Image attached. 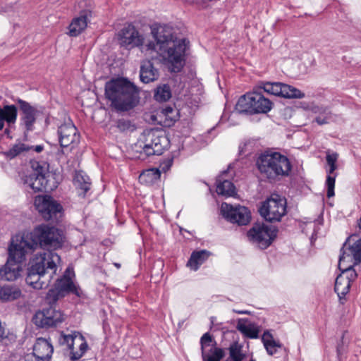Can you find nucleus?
Listing matches in <instances>:
<instances>
[{"label":"nucleus","instance_id":"f03ea898","mask_svg":"<svg viewBox=\"0 0 361 361\" xmlns=\"http://www.w3.org/2000/svg\"><path fill=\"white\" fill-rule=\"evenodd\" d=\"M262 91L270 94L288 99H302L305 94L296 87L282 83L259 82L252 92L241 96L235 105L239 113L267 114L273 107L272 102L264 97Z\"/></svg>","mask_w":361,"mask_h":361},{"label":"nucleus","instance_id":"37998d69","mask_svg":"<svg viewBox=\"0 0 361 361\" xmlns=\"http://www.w3.org/2000/svg\"><path fill=\"white\" fill-rule=\"evenodd\" d=\"M30 147H32L31 149H33L34 151H35L37 153L41 152L44 149V146L41 145H37L35 147H32V146H30Z\"/></svg>","mask_w":361,"mask_h":361},{"label":"nucleus","instance_id":"c03bdc74","mask_svg":"<svg viewBox=\"0 0 361 361\" xmlns=\"http://www.w3.org/2000/svg\"><path fill=\"white\" fill-rule=\"evenodd\" d=\"M233 312L237 313V314H250V312L248 311V310H233Z\"/></svg>","mask_w":361,"mask_h":361},{"label":"nucleus","instance_id":"de8ad7c7","mask_svg":"<svg viewBox=\"0 0 361 361\" xmlns=\"http://www.w3.org/2000/svg\"><path fill=\"white\" fill-rule=\"evenodd\" d=\"M114 265H115L117 268H120V267H121L120 264L115 263V264H114Z\"/></svg>","mask_w":361,"mask_h":361},{"label":"nucleus","instance_id":"f3484780","mask_svg":"<svg viewBox=\"0 0 361 361\" xmlns=\"http://www.w3.org/2000/svg\"><path fill=\"white\" fill-rule=\"evenodd\" d=\"M340 269L341 273L336 279L334 290L341 300L349 292L351 283L357 279V274L352 265H343Z\"/></svg>","mask_w":361,"mask_h":361},{"label":"nucleus","instance_id":"49530a36","mask_svg":"<svg viewBox=\"0 0 361 361\" xmlns=\"http://www.w3.org/2000/svg\"><path fill=\"white\" fill-rule=\"evenodd\" d=\"M357 226L359 227V228L361 229V216H360V218L357 220Z\"/></svg>","mask_w":361,"mask_h":361},{"label":"nucleus","instance_id":"2eb2a0df","mask_svg":"<svg viewBox=\"0 0 361 361\" xmlns=\"http://www.w3.org/2000/svg\"><path fill=\"white\" fill-rule=\"evenodd\" d=\"M59 341L61 345L67 346L71 354V358L73 360L80 359L87 349L84 337L76 333L68 335L61 333Z\"/></svg>","mask_w":361,"mask_h":361},{"label":"nucleus","instance_id":"393cba45","mask_svg":"<svg viewBox=\"0 0 361 361\" xmlns=\"http://www.w3.org/2000/svg\"><path fill=\"white\" fill-rule=\"evenodd\" d=\"M140 77L142 82L149 83L158 79L159 71L151 61H143L140 67Z\"/></svg>","mask_w":361,"mask_h":361},{"label":"nucleus","instance_id":"a18cd8bd","mask_svg":"<svg viewBox=\"0 0 361 361\" xmlns=\"http://www.w3.org/2000/svg\"><path fill=\"white\" fill-rule=\"evenodd\" d=\"M9 127L6 128L4 130V133L6 134L8 136H9L10 130L8 128Z\"/></svg>","mask_w":361,"mask_h":361},{"label":"nucleus","instance_id":"a211bd4d","mask_svg":"<svg viewBox=\"0 0 361 361\" xmlns=\"http://www.w3.org/2000/svg\"><path fill=\"white\" fill-rule=\"evenodd\" d=\"M63 321V314L53 307L37 312L33 317L34 323L42 328L56 326Z\"/></svg>","mask_w":361,"mask_h":361},{"label":"nucleus","instance_id":"6e6552de","mask_svg":"<svg viewBox=\"0 0 361 361\" xmlns=\"http://www.w3.org/2000/svg\"><path fill=\"white\" fill-rule=\"evenodd\" d=\"M26 254L25 250L12 238L8 247V258L6 264L0 269L1 279L6 281L18 279L21 270L19 264L25 259Z\"/></svg>","mask_w":361,"mask_h":361},{"label":"nucleus","instance_id":"a878e982","mask_svg":"<svg viewBox=\"0 0 361 361\" xmlns=\"http://www.w3.org/2000/svg\"><path fill=\"white\" fill-rule=\"evenodd\" d=\"M227 171H224L216 180V192L226 197H232L235 194V188L229 180H225L224 176Z\"/></svg>","mask_w":361,"mask_h":361},{"label":"nucleus","instance_id":"9d476101","mask_svg":"<svg viewBox=\"0 0 361 361\" xmlns=\"http://www.w3.org/2000/svg\"><path fill=\"white\" fill-rule=\"evenodd\" d=\"M259 212L266 221H279L286 213V200L279 195H271L262 202Z\"/></svg>","mask_w":361,"mask_h":361},{"label":"nucleus","instance_id":"7ed1b4c3","mask_svg":"<svg viewBox=\"0 0 361 361\" xmlns=\"http://www.w3.org/2000/svg\"><path fill=\"white\" fill-rule=\"evenodd\" d=\"M60 263V256L52 250L37 253L30 262L26 283L36 290L47 288Z\"/></svg>","mask_w":361,"mask_h":361},{"label":"nucleus","instance_id":"423d86ee","mask_svg":"<svg viewBox=\"0 0 361 361\" xmlns=\"http://www.w3.org/2000/svg\"><path fill=\"white\" fill-rule=\"evenodd\" d=\"M257 165L260 173L270 180L287 176L291 169L288 159L278 152L262 154L257 161Z\"/></svg>","mask_w":361,"mask_h":361},{"label":"nucleus","instance_id":"4468645a","mask_svg":"<svg viewBox=\"0 0 361 361\" xmlns=\"http://www.w3.org/2000/svg\"><path fill=\"white\" fill-rule=\"evenodd\" d=\"M343 254L339 258V269L345 265L346 262H350L353 267L361 262V238L357 235L350 236L343 245Z\"/></svg>","mask_w":361,"mask_h":361},{"label":"nucleus","instance_id":"f8f14e48","mask_svg":"<svg viewBox=\"0 0 361 361\" xmlns=\"http://www.w3.org/2000/svg\"><path fill=\"white\" fill-rule=\"evenodd\" d=\"M71 274L73 275V272L68 268L64 276L56 281L54 288L48 291L47 300L49 304L55 303L60 298L64 297L68 293L79 295V290L72 281Z\"/></svg>","mask_w":361,"mask_h":361},{"label":"nucleus","instance_id":"aec40b11","mask_svg":"<svg viewBox=\"0 0 361 361\" xmlns=\"http://www.w3.org/2000/svg\"><path fill=\"white\" fill-rule=\"evenodd\" d=\"M21 111V124L27 130H32L37 118V110L28 102L20 99H18Z\"/></svg>","mask_w":361,"mask_h":361},{"label":"nucleus","instance_id":"0eeeda50","mask_svg":"<svg viewBox=\"0 0 361 361\" xmlns=\"http://www.w3.org/2000/svg\"><path fill=\"white\" fill-rule=\"evenodd\" d=\"M32 173L26 176L24 183L34 192L53 190L56 186L49 184V178L51 176L48 170V165L44 162L31 161Z\"/></svg>","mask_w":361,"mask_h":361},{"label":"nucleus","instance_id":"412c9836","mask_svg":"<svg viewBox=\"0 0 361 361\" xmlns=\"http://www.w3.org/2000/svg\"><path fill=\"white\" fill-rule=\"evenodd\" d=\"M91 17V11H84L78 17L73 18L68 27L69 35L71 37L79 35L86 28Z\"/></svg>","mask_w":361,"mask_h":361},{"label":"nucleus","instance_id":"f257e3e1","mask_svg":"<svg viewBox=\"0 0 361 361\" xmlns=\"http://www.w3.org/2000/svg\"><path fill=\"white\" fill-rule=\"evenodd\" d=\"M155 43L145 44V38L133 25H128L120 30L118 39L121 46L128 49L141 47L142 51H154L170 65L172 72H179L183 66L187 47L185 39L178 38L171 27L164 25L152 29Z\"/></svg>","mask_w":361,"mask_h":361},{"label":"nucleus","instance_id":"f704fd0d","mask_svg":"<svg viewBox=\"0 0 361 361\" xmlns=\"http://www.w3.org/2000/svg\"><path fill=\"white\" fill-rule=\"evenodd\" d=\"M202 355L204 361H220L225 354L223 349L214 347L205 353L203 352Z\"/></svg>","mask_w":361,"mask_h":361},{"label":"nucleus","instance_id":"cd10ccee","mask_svg":"<svg viewBox=\"0 0 361 361\" xmlns=\"http://www.w3.org/2000/svg\"><path fill=\"white\" fill-rule=\"evenodd\" d=\"M161 173L158 169L152 168L144 171L139 176L141 184L150 185L157 183L160 178Z\"/></svg>","mask_w":361,"mask_h":361},{"label":"nucleus","instance_id":"a19ab883","mask_svg":"<svg viewBox=\"0 0 361 361\" xmlns=\"http://www.w3.org/2000/svg\"><path fill=\"white\" fill-rule=\"evenodd\" d=\"M6 337V331L2 323L0 322V343Z\"/></svg>","mask_w":361,"mask_h":361},{"label":"nucleus","instance_id":"1a4fd4ad","mask_svg":"<svg viewBox=\"0 0 361 361\" xmlns=\"http://www.w3.org/2000/svg\"><path fill=\"white\" fill-rule=\"evenodd\" d=\"M164 137L159 135L158 130L147 129L140 134L134 147L137 152L144 153L147 156L159 155L164 150Z\"/></svg>","mask_w":361,"mask_h":361},{"label":"nucleus","instance_id":"5701e85b","mask_svg":"<svg viewBox=\"0 0 361 361\" xmlns=\"http://www.w3.org/2000/svg\"><path fill=\"white\" fill-rule=\"evenodd\" d=\"M54 349L51 344L43 338L37 339L34 346L33 352L42 361H49Z\"/></svg>","mask_w":361,"mask_h":361},{"label":"nucleus","instance_id":"6ab92c4d","mask_svg":"<svg viewBox=\"0 0 361 361\" xmlns=\"http://www.w3.org/2000/svg\"><path fill=\"white\" fill-rule=\"evenodd\" d=\"M59 140L61 147L71 149L80 142V135L72 122L64 123L58 129Z\"/></svg>","mask_w":361,"mask_h":361},{"label":"nucleus","instance_id":"7c9ffc66","mask_svg":"<svg viewBox=\"0 0 361 361\" xmlns=\"http://www.w3.org/2000/svg\"><path fill=\"white\" fill-rule=\"evenodd\" d=\"M310 109L314 114H318L315 121L319 125L329 123L331 118V113L326 107L313 105Z\"/></svg>","mask_w":361,"mask_h":361},{"label":"nucleus","instance_id":"ea45409f","mask_svg":"<svg viewBox=\"0 0 361 361\" xmlns=\"http://www.w3.org/2000/svg\"><path fill=\"white\" fill-rule=\"evenodd\" d=\"M24 361H42L41 359L38 358L35 353L27 354L24 357Z\"/></svg>","mask_w":361,"mask_h":361},{"label":"nucleus","instance_id":"72a5a7b5","mask_svg":"<svg viewBox=\"0 0 361 361\" xmlns=\"http://www.w3.org/2000/svg\"><path fill=\"white\" fill-rule=\"evenodd\" d=\"M228 350L229 357L225 361H243L246 357L243 347L237 343L232 344Z\"/></svg>","mask_w":361,"mask_h":361},{"label":"nucleus","instance_id":"473e14b6","mask_svg":"<svg viewBox=\"0 0 361 361\" xmlns=\"http://www.w3.org/2000/svg\"><path fill=\"white\" fill-rule=\"evenodd\" d=\"M74 183L80 190L83 194H85L90 188L91 182L89 176L83 171L75 172L74 177Z\"/></svg>","mask_w":361,"mask_h":361},{"label":"nucleus","instance_id":"c85d7f7f","mask_svg":"<svg viewBox=\"0 0 361 361\" xmlns=\"http://www.w3.org/2000/svg\"><path fill=\"white\" fill-rule=\"evenodd\" d=\"M209 252L207 250H200L193 252L190 259L187 263V266L191 269L196 271L199 267L209 257Z\"/></svg>","mask_w":361,"mask_h":361},{"label":"nucleus","instance_id":"4be33fe9","mask_svg":"<svg viewBox=\"0 0 361 361\" xmlns=\"http://www.w3.org/2000/svg\"><path fill=\"white\" fill-rule=\"evenodd\" d=\"M18 117V109L13 105H5L0 107V131L4 128L5 123L8 127L13 126Z\"/></svg>","mask_w":361,"mask_h":361},{"label":"nucleus","instance_id":"dca6fc26","mask_svg":"<svg viewBox=\"0 0 361 361\" xmlns=\"http://www.w3.org/2000/svg\"><path fill=\"white\" fill-rule=\"evenodd\" d=\"M221 213L228 221L238 225H247L250 219V212L245 207L231 204L224 202L221 205Z\"/></svg>","mask_w":361,"mask_h":361},{"label":"nucleus","instance_id":"9b49d317","mask_svg":"<svg viewBox=\"0 0 361 361\" xmlns=\"http://www.w3.org/2000/svg\"><path fill=\"white\" fill-rule=\"evenodd\" d=\"M277 230L273 226L255 224L247 232L250 241L261 249L268 247L276 236Z\"/></svg>","mask_w":361,"mask_h":361},{"label":"nucleus","instance_id":"b1692460","mask_svg":"<svg viewBox=\"0 0 361 361\" xmlns=\"http://www.w3.org/2000/svg\"><path fill=\"white\" fill-rule=\"evenodd\" d=\"M236 329L245 337L257 338L260 332L259 326L247 319H239Z\"/></svg>","mask_w":361,"mask_h":361},{"label":"nucleus","instance_id":"c9c22d12","mask_svg":"<svg viewBox=\"0 0 361 361\" xmlns=\"http://www.w3.org/2000/svg\"><path fill=\"white\" fill-rule=\"evenodd\" d=\"M32 147L25 143L19 142L14 145L7 152V155L11 158H14L24 152L31 150Z\"/></svg>","mask_w":361,"mask_h":361},{"label":"nucleus","instance_id":"20e7f679","mask_svg":"<svg viewBox=\"0 0 361 361\" xmlns=\"http://www.w3.org/2000/svg\"><path fill=\"white\" fill-rule=\"evenodd\" d=\"M16 241L28 253L38 247L47 250H57L63 243L62 231L54 226L41 224L36 226L30 233L13 237Z\"/></svg>","mask_w":361,"mask_h":361},{"label":"nucleus","instance_id":"2f4dec72","mask_svg":"<svg viewBox=\"0 0 361 361\" xmlns=\"http://www.w3.org/2000/svg\"><path fill=\"white\" fill-rule=\"evenodd\" d=\"M21 295L20 289L15 286H0V301L13 300L18 298Z\"/></svg>","mask_w":361,"mask_h":361},{"label":"nucleus","instance_id":"4c0bfd02","mask_svg":"<svg viewBox=\"0 0 361 361\" xmlns=\"http://www.w3.org/2000/svg\"><path fill=\"white\" fill-rule=\"evenodd\" d=\"M200 343H201V348H202V353L203 352L208 351L209 349L213 348L215 346V342L213 341L211 335L209 333L204 334L201 339H200Z\"/></svg>","mask_w":361,"mask_h":361},{"label":"nucleus","instance_id":"bb28decb","mask_svg":"<svg viewBox=\"0 0 361 361\" xmlns=\"http://www.w3.org/2000/svg\"><path fill=\"white\" fill-rule=\"evenodd\" d=\"M262 341L269 355H274L278 353L279 349H281L283 345L279 341L275 340L273 335L269 331H264L262 336Z\"/></svg>","mask_w":361,"mask_h":361},{"label":"nucleus","instance_id":"58836bf2","mask_svg":"<svg viewBox=\"0 0 361 361\" xmlns=\"http://www.w3.org/2000/svg\"><path fill=\"white\" fill-rule=\"evenodd\" d=\"M338 158V154L336 152L328 153L326 157V163L328 165H333L336 164Z\"/></svg>","mask_w":361,"mask_h":361},{"label":"nucleus","instance_id":"ddd939ff","mask_svg":"<svg viewBox=\"0 0 361 361\" xmlns=\"http://www.w3.org/2000/svg\"><path fill=\"white\" fill-rule=\"evenodd\" d=\"M35 206L44 220H57L61 216V205L50 196H37L35 199Z\"/></svg>","mask_w":361,"mask_h":361},{"label":"nucleus","instance_id":"79ce46f5","mask_svg":"<svg viewBox=\"0 0 361 361\" xmlns=\"http://www.w3.org/2000/svg\"><path fill=\"white\" fill-rule=\"evenodd\" d=\"M171 164H172V160H168L166 163L164 164V165L161 166L162 170L164 171H166V170H168L171 167Z\"/></svg>","mask_w":361,"mask_h":361},{"label":"nucleus","instance_id":"39448f33","mask_svg":"<svg viewBox=\"0 0 361 361\" xmlns=\"http://www.w3.org/2000/svg\"><path fill=\"white\" fill-rule=\"evenodd\" d=\"M105 97L118 111H128L139 101L136 87L125 78L112 79L106 82Z\"/></svg>","mask_w":361,"mask_h":361},{"label":"nucleus","instance_id":"c756f323","mask_svg":"<svg viewBox=\"0 0 361 361\" xmlns=\"http://www.w3.org/2000/svg\"><path fill=\"white\" fill-rule=\"evenodd\" d=\"M329 169L326 171L327 176L326 180V186L327 188V197L329 198L334 196V188H335V182L336 178L337 176V173H334V171L337 169V164L328 165Z\"/></svg>","mask_w":361,"mask_h":361},{"label":"nucleus","instance_id":"e433bc0d","mask_svg":"<svg viewBox=\"0 0 361 361\" xmlns=\"http://www.w3.org/2000/svg\"><path fill=\"white\" fill-rule=\"evenodd\" d=\"M171 90L169 85H164L157 87L154 94V99L158 102H165L171 97Z\"/></svg>","mask_w":361,"mask_h":361}]
</instances>
